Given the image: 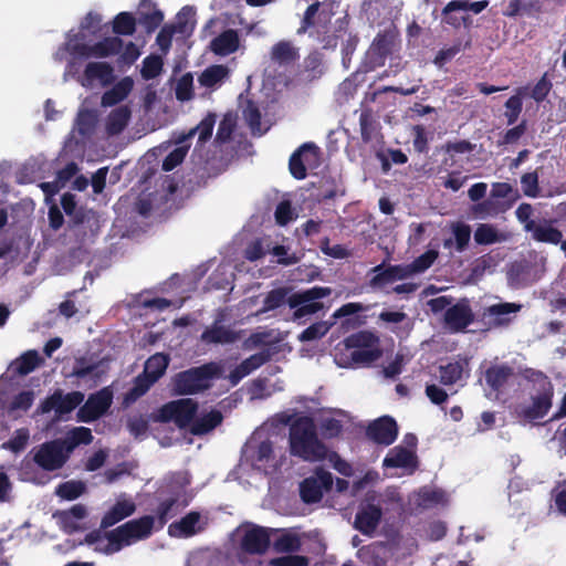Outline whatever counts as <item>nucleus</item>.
I'll list each match as a JSON object with an SVG mask.
<instances>
[{
  "label": "nucleus",
  "instance_id": "obj_1",
  "mask_svg": "<svg viewBox=\"0 0 566 566\" xmlns=\"http://www.w3.org/2000/svg\"><path fill=\"white\" fill-rule=\"evenodd\" d=\"M331 294L332 289L327 286H313L292 294L287 287H277L266 294L260 313L274 311L286 303L290 308L294 310L293 319L297 321L322 311L324 304L321 300Z\"/></svg>",
  "mask_w": 566,
  "mask_h": 566
},
{
  "label": "nucleus",
  "instance_id": "obj_2",
  "mask_svg": "<svg viewBox=\"0 0 566 566\" xmlns=\"http://www.w3.org/2000/svg\"><path fill=\"white\" fill-rule=\"evenodd\" d=\"M523 378L532 384L530 403H518L514 415L520 421L536 423L545 418L553 407L554 385L542 370L525 368Z\"/></svg>",
  "mask_w": 566,
  "mask_h": 566
},
{
  "label": "nucleus",
  "instance_id": "obj_3",
  "mask_svg": "<svg viewBox=\"0 0 566 566\" xmlns=\"http://www.w3.org/2000/svg\"><path fill=\"white\" fill-rule=\"evenodd\" d=\"M290 454L303 461L318 462L326 459L328 449L318 439L314 419L308 416L297 417L289 428Z\"/></svg>",
  "mask_w": 566,
  "mask_h": 566
},
{
  "label": "nucleus",
  "instance_id": "obj_4",
  "mask_svg": "<svg viewBox=\"0 0 566 566\" xmlns=\"http://www.w3.org/2000/svg\"><path fill=\"white\" fill-rule=\"evenodd\" d=\"M220 376V367L211 361L176 374L172 378V390L177 395H196L208 390L212 380Z\"/></svg>",
  "mask_w": 566,
  "mask_h": 566
},
{
  "label": "nucleus",
  "instance_id": "obj_5",
  "mask_svg": "<svg viewBox=\"0 0 566 566\" xmlns=\"http://www.w3.org/2000/svg\"><path fill=\"white\" fill-rule=\"evenodd\" d=\"M155 517L144 515L139 518L130 520L118 527L105 532L108 541L107 553H114L137 541L146 539L153 534Z\"/></svg>",
  "mask_w": 566,
  "mask_h": 566
},
{
  "label": "nucleus",
  "instance_id": "obj_6",
  "mask_svg": "<svg viewBox=\"0 0 566 566\" xmlns=\"http://www.w3.org/2000/svg\"><path fill=\"white\" fill-rule=\"evenodd\" d=\"M344 346L348 361L354 366H369L382 355L379 337L370 331L350 334L344 339Z\"/></svg>",
  "mask_w": 566,
  "mask_h": 566
},
{
  "label": "nucleus",
  "instance_id": "obj_7",
  "mask_svg": "<svg viewBox=\"0 0 566 566\" xmlns=\"http://www.w3.org/2000/svg\"><path fill=\"white\" fill-rule=\"evenodd\" d=\"M108 370V359L93 360L92 357L80 356L74 358L72 370L65 375V378L71 379L75 387L93 389L103 381Z\"/></svg>",
  "mask_w": 566,
  "mask_h": 566
},
{
  "label": "nucleus",
  "instance_id": "obj_8",
  "mask_svg": "<svg viewBox=\"0 0 566 566\" xmlns=\"http://www.w3.org/2000/svg\"><path fill=\"white\" fill-rule=\"evenodd\" d=\"M198 408V402L191 398L171 400L153 413V420L160 423L174 422L179 429L190 430Z\"/></svg>",
  "mask_w": 566,
  "mask_h": 566
},
{
  "label": "nucleus",
  "instance_id": "obj_9",
  "mask_svg": "<svg viewBox=\"0 0 566 566\" xmlns=\"http://www.w3.org/2000/svg\"><path fill=\"white\" fill-rule=\"evenodd\" d=\"M74 444L67 441L53 440L44 442L33 455V461L45 471L61 469L70 458Z\"/></svg>",
  "mask_w": 566,
  "mask_h": 566
},
{
  "label": "nucleus",
  "instance_id": "obj_10",
  "mask_svg": "<svg viewBox=\"0 0 566 566\" xmlns=\"http://www.w3.org/2000/svg\"><path fill=\"white\" fill-rule=\"evenodd\" d=\"M113 389L109 386L91 394L84 405L78 409V420L91 423L104 416L113 403Z\"/></svg>",
  "mask_w": 566,
  "mask_h": 566
},
{
  "label": "nucleus",
  "instance_id": "obj_11",
  "mask_svg": "<svg viewBox=\"0 0 566 566\" xmlns=\"http://www.w3.org/2000/svg\"><path fill=\"white\" fill-rule=\"evenodd\" d=\"M375 499L368 493L355 515L354 527L366 536L374 535L382 517L381 506L375 504Z\"/></svg>",
  "mask_w": 566,
  "mask_h": 566
},
{
  "label": "nucleus",
  "instance_id": "obj_12",
  "mask_svg": "<svg viewBox=\"0 0 566 566\" xmlns=\"http://www.w3.org/2000/svg\"><path fill=\"white\" fill-rule=\"evenodd\" d=\"M333 486V475L324 469H317L314 475L304 479L300 484V496L306 504L317 503L325 491Z\"/></svg>",
  "mask_w": 566,
  "mask_h": 566
},
{
  "label": "nucleus",
  "instance_id": "obj_13",
  "mask_svg": "<svg viewBox=\"0 0 566 566\" xmlns=\"http://www.w3.org/2000/svg\"><path fill=\"white\" fill-rule=\"evenodd\" d=\"M83 400L84 394L81 391H72L64 395L61 389H56L42 401L40 408L43 413L54 410L59 416H62L73 411Z\"/></svg>",
  "mask_w": 566,
  "mask_h": 566
},
{
  "label": "nucleus",
  "instance_id": "obj_14",
  "mask_svg": "<svg viewBox=\"0 0 566 566\" xmlns=\"http://www.w3.org/2000/svg\"><path fill=\"white\" fill-rule=\"evenodd\" d=\"M319 159V148L314 143H305L301 145L290 157L289 169L291 175L303 180L307 176L305 164L312 165Z\"/></svg>",
  "mask_w": 566,
  "mask_h": 566
},
{
  "label": "nucleus",
  "instance_id": "obj_15",
  "mask_svg": "<svg viewBox=\"0 0 566 566\" xmlns=\"http://www.w3.org/2000/svg\"><path fill=\"white\" fill-rule=\"evenodd\" d=\"M61 206L67 217H70L69 228L77 229L87 224L91 230L95 226L98 229V220L92 211H85L84 209H77L75 196L66 192L61 197Z\"/></svg>",
  "mask_w": 566,
  "mask_h": 566
},
{
  "label": "nucleus",
  "instance_id": "obj_16",
  "mask_svg": "<svg viewBox=\"0 0 566 566\" xmlns=\"http://www.w3.org/2000/svg\"><path fill=\"white\" fill-rule=\"evenodd\" d=\"M443 319L450 331L454 333L463 332L474 321V314L469 300L461 298L447 308Z\"/></svg>",
  "mask_w": 566,
  "mask_h": 566
},
{
  "label": "nucleus",
  "instance_id": "obj_17",
  "mask_svg": "<svg viewBox=\"0 0 566 566\" xmlns=\"http://www.w3.org/2000/svg\"><path fill=\"white\" fill-rule=\"evenodd\" d=\"M366 436L377 444L390 446L398 436V426L390 416H382L370 422Z\"/></svg>",
  "mask_w": 566,
  "mask_h": 566
},
{
  "label": "nucleus",
  "instance_id": "obj_18",
  "mask_svg": "<svg viewBox=\"0 0 566 566\" xmlns=\"http://www.w3.org/2000/svg\"><path fill=\"white\" fill-rule=\"evenodd\" d=\"M555 219L530 220L525 224V230L537 242L557 245L562 242L563 233L555 227Z\"/></svg>",
  "mask_w": 566,
  "mask_h": 566
},
{
  "label": "nucleus",
  "instance_id": "obj_19",
  "mask_svg": "<svg viewBox=\"0 0 566 566\" xmlns=\"http://www.w3.org/2000/svg\"><path fill=\"white\" fill-rule=\"evenodd\" d=\"M78 81L84 87H92L96 82L108 86L115 81L114 69L107 62H90Z\"/></svg>",
  "mask_w": 566,
  "mask_h": 566
},
{
  "label": "nucleus",
  "instance_id": "obj_20",
  "mask_svg": "<svg viewBox=\"0 0 566 566\" xmlns=\"http://www.w3.org/2000/svg\"><path fill=\"white\" fill-rule=\"evenodd\" d=\"M474 145L467 140L460 139L455 142H447L437 148V151L443 153V158L439 165V171H449L451 168L459 164L461 155L471 154L474 150Z\"/></svg>",
  "mask_w": 566,
  "mask_h": 566
},
{
  "label": "nucleus",
  "instance_id": "obj_21",
  "mask_svg": "<svg viewBox=\"0 0 566 566\" xmlns=\"http://www.w3.org/2000/svg\"><path fill=\"white\" fill-rule=\"evenodd\" d=\"M373 272L376 273L369 281V285L373 289H380L394 281L411 276L407 264L388 265L387 268L384 264H379L373 269Z\"/></svg>",
  "mask_w": 566,
  "mask_h": 566
},
{
  "label": "nucleus",
  "instance_id": "obj_22",
  "mask_svg": "<svg viewBox=\"0 0 566 566\" xmlns=\"http://www.w3.org/2000/svg\"><path fill=\"white\" fill-rule=\"evenodd\" d=\"M270 546V534L262 526H253L245 531L241 539L243 552L252 555L264 554Z\"/></svg>",
  "mask_w": 566,
  "mask_h": 566
},
{
  "label": "nucleus",
  "instance_id": "obj_23",
  "mask_svg": "<svg viewBox=\"0 0 566 566\" xmlns=\"http://www.w3.org/2000/svg\"><path fill=\"white\" fill-rule=\"evenodd\" d=\"M514 376V368L507 364L492 365L484 373L486 385L496 394H502L511 385Z\"/></svg>",
  "mask_w": 566,
  "mask_h": 566
},
{
  "label": "nucleus",
  "instance_id": "obj_24",
  "mask_svg": "<svg viewBox=\"0 0 566 566\" xmlns=\"http://www.w3.org/2000/svg\"><path fill=\"white\" fill-rule=\"evenodd\" d=\"M222 322L223 316L220 315L210 327L202 332L200 339L205 344H232L237 342L240 338L239 333L224 326Z\"/></svg>",
  "mask_w": 566,
  "mask_h": 566
},
{
  "label": "nucleus",
  "instance_id": "obj_25",
  "mask_svg": "<svg viewBox=\"0 0 566 566\" xmlns=\"http://www.w3.org/2000/svg\"><path fill=\"white\" fill-rule=\"evenodd\" d=\"M201 515L197 511L187 513L179 521L172 522L168 526V534L176 538H188L203 530L200 523Z\"/></svg>",
  "mask_w": 566,
  "mask_h": 566
},
{
  "label": "nucleus",
  "instance_id": "obj_26",
  "mask_svg": "<svg viewBox=\"0 0 566 566\" xmlns=\"http://www.w3.org/2000/svg\"><path fill=\"white\" fill-rule=\"evenodd\" d=\"M270 60L280 67L292 66L300 60V49L291 41L281 40L271 48Z\"/></svg>",
  "mask_w": 566,
  "mask_h": 566
},
{
  "label": "nucleus",
  "instance_id": "obj_27",
  "mask_svg": "<svg viewBox=\"0 0 566 566\" xmlns=\"http://www.w3.org/2000/svg\"><path fill=\"white\" fill-rule=\"evenodd\" d=\"M520 310V304L507 302L497 303L485 307L483 312V317L490 318L489 324L492 327L507 326L512 321L510 315L517 313Z\"/></svg>",
  "mask_w": 566,
  "mask_h": 566
},
{
  "label": "nucleus",
  "instance_id": "obj_28",
  "mask_svg": "<svg viewBox=\"0 0 566 566\" xmlns=\"http://www.w3.org/2000/svg\"><path fill=\"white\" fill-rule=\"evenodd\" d=\"M45 360L41 357L35 349H29L15 358L8 368L12 376H27L34 371L40 366L44 365Z\"/></svg>",
  "mask_w": 566,
  "mask_h": 566
},
{
  "label": "nucleus",
  "instance_id": "obj_29",
  "mask_svg": "<svg viewBox=\"0 0 566 566\" xmlns=\"http://www.w3.org/2000/svg\"><path fill=\"white\" fill-rule=\"evenodd\" d=\"M136 21L145 32L153 33L163 23L164 13L150 0H142Z\"/></svg>",
  "mask_w": 566,
  "mask_h": 566
},
{
  "label": "nucleus",
  "instance_id": "obj_30",
  "mask_svg": "<svg viewBox=\"0 0 566 566\" xmlns=\"http://www.w3.org/2000/svg\"><path fill=\"white\" fill-rule=\"evenodd\" d=\"M135 511L136 504L134 501L126 499L116 501V503L102 517L101 528L107 530L108 527L133 515Z\"/></svg>",
  "mask_w": 566,
  "mask_h": 566
},
{
  "label": "nucleus",
  "instance_id": "obj_31",
  "mask_svg": "<svg viewBox=\"0 0 566 566\" xmlns=\"http://www.w3.org/2000/svg\"><path fill=\"white\" fill-rule=\"evenodd\" d=\"M394 46V36L389 32L378 33L374 39L369 56L376 66H382L386 59L391 54Z\"/></svg>",
  "mask_w": 566,
  "mask_h": 566
},
{
  "label": "nucleus",
  "instance_id": "obj_32",
  "mask_svg": "<svg viewBox=\"0 0 566 566\" xmlns=\"http://www.w3.org/2000/svg\"><path fill=\"white\" fill-rule=\"evenodd\" d=\"M240 45V39L237 30L228 29L216 36L211 43V51L220 56H227L234 53Z\"/></svg>",
  "mask_w": 566,
  "mask_h": 566
},
{
  "label": "nucleus",
  "instance_id": "obj_33",
  "mask_svg": "<svg viewBox=\"0 0 566 566\" xmlns=\"http://www.w3.org/2000/svg\"><path fill=\"white\" fill-rule=\"evenodd\" d=\"M513 200H495L489 196L488 199L478 202L471 207V213L476 219H486L489 217H496L505 212L512 207Z\"/></svg>",
  "mask_w": 566,
  "mask_h": 566
},
{
  "label": "nucleus",
  "instance_id": "obj_34",
  "mask_svg": "<svg viewBox=\"0 0 566 566\" xmlns=\"http://www.w3.org/2000/svg\"><path fill=\"white\" fill-rule=\"evenodd\" d=\"M222 421V412L220 410L212 409L209 412L202 413L200 417L195 416L189 431L193 436H205L219 427Z\"/></svg>",
  "mask_w": 566,
  "mask_h": 566
},
{
  "label": "nucleus",
  "instance_id": "obj_35",
  "mask_svg": "<svg viewBox=\"0 0 566 566\" xmlns=\"http://www.w3.org/2000/svg\"><path fill=\"white\" fill-rule=\"evenodd\" d=\"M359 127L361 140L364 144L379 142V139L382 138L380 132L381 127L379 123L375 119L373 111L370 108H365L360 112Z\"/></svg>",
  "mask_w": 566,
  "mask_h": 566
},
{
  "label": "nucleus",
  "instance_id": "obj_36",
  "mask_svg": "<svg viewBox=\"0 0 566 566\" xmlns=\"http://www.w3.org/2000/svg\"><path fill=\"white\" fill-rule=\"evenodd\" d=\"M417 463L415 452L400 446L391 449L384 459V467L386 468L415 469Z\"/></svg>",
  "mask_w": 566,
  "mask_h": 566
},
{
  "label": "nucleus",
  "instance_id": "obj_37",
  "mask_svg": "<svg viewBox=\"0 0 566 566\" xmlns=\"http://www.w3.org/2000/svg\"><path fill=\"white\" fill-rule=\"evenodd\" d=\"M268 360V356L263 353L253 354L241 364H239L229 375V379L237 385L242 378L261 367Z\"/></svg>",
  "mask_w": 566,
  "mask_h": 566
},
{
  "label": "nucleus",
  "instance_id": "obj_38",
  "mask_svg": "<svg viewBox=\"0 0 566 566\" xmlns=\"http://www.w3.org/2000/svg\"><path fill=\"white\" fill-rule=\"evenodd\" d=\"M134 82L126 76L117 82L111 90L106 91L102 96L103 106H114L124 101L133 90Z\"/></svg>",
  "mask_w": 566,
  "mask_h": 566
},
{
  "label": "nucleus",
  "instance_id": "obj_39",
  "mask_svg": "<svg viewBox=\"0 0 566 566\" xmlns=\"http://www.w3.org/2000/svg\"><path fill=\"white\" fill-rule=\"evenodd\" d=\"M132 112L128 106H119L113 109L106 119V132L108 135H118L128 125Z\"/></svg>",
  "mask_w": 566,
  "mask_h": 566
},
{
  "label": "nucleus",
  "instance_id": "obj_40",
  "mask_svg": "<svg viewBox=\"0 0 566 566\" xmlns=\"http://www.w3.org/2000/svg\"><path fill=\"white\" fill-rule=\"evenodd\" d=\"M506 240L507 235L500 232L493 224L480 223L474 231V241L480 245L500 243Z\"/></svg>",
  "mask_w": 566,
  "mask_h": 566
},
{
  "label": "nucleus",
  "instance_id": "obj_41",
  "mask_svg": "<svg viewBox=\"0 0 566 566\" xmlns=\"http://www.w3.org/2000/svg\"><path fill=\"white\" fill-rule=\"evenodd\" d=\"M229 75V69L222 64H213L208 66L198 77L201 86L212 88L222 83Z\"/></svg>",
  "mask_w": 566,
  "mask_h": 566
},
{
  "label": "nucleus",
  "instance_id": "obj_42",
  "mask_svg": "<svg viewBox=\"0 0 566 566\" xmlns=\"http://www.w3.org/2000/svg\"><path fill=\"white\" fill-rule=\"evenodd\" d=\"M123 44V40L118 36L105 38L92 44V57L103 59L118 54Z\"/></svg>",
  "mask_w": 566,
  "mask_h": 566
},
{
  "label": "nucleus",
  "instance_id": "obj_43",
  "mask_svg": "<svg viewBox=\"0 0 566 566\" xmlns=\"http://www.w3.org/2000/svg\"><path fill=\"white\" fill-rule=\"evenodd\" d=\"M156 381L142 373L134 378L132 388L124 395V403L129 406L143 397Z\"/></svg>",
  "mask_w": 566,
  "mask_h": 566
},
{
  "label": "nucleus",
  "instance_id": "obj_44",
  "mask_svg": "<svg viewBox=\"0 0 566 566\" xmlns=\"http://www.w3.org/2000/svg\"><path fill=\"white\" fill-rule=\"evenodd\" d=\"M169 360L170 359L168 355L157 353L146 360L143 373L149 376L153 381H158L166 373Z\"/></svg>",
  "mask_w": 566,
  "mask_h": 566
},
{
  "label": "nucleus",
  "instance_id": "obj_45",
  "mask_svg": "<svg viewBox=\"0 0 566 566\" xmlns=\"http://www.w3.org/2000/svg\"><path fill=\"white\" fill-rule=\"evenodd\" d=\"M84 39V35L81 33H76L74 35H70L67 41L64 43V50L69 52L72 57H83L90 59L92 57V45L81 42Z\"/></svg>",
  "mask_w": 566,
  "mask_h": 566
},
{
  "label": "nucleus",
  "instance_id": "obj_46",
  "mask_svg": "<svg viewBox=\"0 0 566 566\" xmlns=\"http://www.w3.org/2000/svg\"><path fill=\"white\" fill-rule=\"evenodd\" d=\"M322 64V53H319L318 51L311 52L303 61L302 74H304L305 80L313 81L315 78H318L323 73Z\"/></svg>",
  "mask_w": 566,
  "mask_h": 566
},
{
  "label": "nucleus",
  "instance_id": "obj_47",
  "mask_svg": "<svg viewBox=\"0 0 566 566\" xmlns=\"http://www.w3.org/2000/svg\"><path fill=\"white\" fill-rule=\"evenodd\" d=\"M136 24V18L132 13L119 12L113 20V32L117 35H133Z\"/></svg>",
  "mask_w": 566,
  "mask_h": 566
},
{
  "label": "nucleus",
  "instance_id": "obj_48",
  "mask_svg": "<svg viewBox=\"0 0 566 566\" xmlns=\"http://www.w3.org/2000/svg\"><path fill=\"white\" fill-rule=\"evenodd\" d=\"M488 6V0H480L474 2H469L467 0H452L443 8L442 14H449L458 10L472 11L473 13L478 14L486 9Z\"/></svg>",
  "mask_w": 566,
  "mask_h": 566
},
{
  "label": "nucleus",
  "instance_id": "obj_49",
  "mask_svg": "<svg viewBox=\"0 0 566 566\" xmlns=\"http://www.w3.org/2000/svg\"><path fill=\"white\" fill-rule=\"evenodd\" d=\"M85 492V484L82 481H66L55 490V494L61 499L73 501L80 497Z\"/></svg>",
  "mask_w": 566,
  "mask_h": 566
},
{
  "label": "nucleus",
  "instance_id": "obj_50",
  "mask_svg": "<svg viewBox=\"0 0 566 566\" xmlns=\"http://www.w3.org/2000/svg\"><path fill=\"white\" fill-rule=\"evenodd\" d=\"M440 382L446 386L454 385L462 377L463 366L460 361H452L440 366Z\"/></svg>",
  "mask_w": 566,
  "mask_h": 566
},
{
  "label": "nucleus",
  "instance_id": "obj_51",
  "mask_svg": "<svg viewBox=\"0 0 566 566\" xmlns=\"http://www.w3.org/2000/svg\"><path fill=\"white\" fill-rule=\"evenodd\" d=\"M96 125V115L93 111L82 109L76 117V128L81 136H90Z\"/></svg>",
  "mask_w": 566,
  "mask_h": 566
},
{
  "label": "nucleus",
  "instance_id": "obj_52",
  "mask_svg": "<svg viewBox=\"0 0 566 566\" xmlns=\"http://www.w3.org/2000/svg\"><path fill=\"white\" fill-rule=\"evenodd\" d=\"M438 251L428 250L418 258H416L410 264H407L410 271V274L422 273L428 270L434 261L438 259Z\"/></svg>",
  "mask_w": 566,
  "mask_h": 566
},
{
  "label": "nucleus",
  "instance_id": "obj_53",
  "mask_svg": "<svg viewBox=\"0 0 566 566\" xmlns=\"http://www.w3.org/2000/svg\"><path fill=\"white\" fill-rule=\"evenodd\" d=\"M495 265L496 260L494 256L490 253L483 254L473 261L470 276L474 280H479Z\"/></svg>",
  "mask_w": 566,
  "mask_h": 566
},
{
  "label": "nucleus",
  "instance_id": "obj_54",
  "mask_svg": "<svg viewBox=\"0 0 566 566\" xmlns=\"http://www.w3.org/2000/svg\"><path fill=\"white\" fill-rule=\"evenodd\" d=\"M176 98L180 102L190 101L193 97V77L191 73L184 74L175 87Z\"/></svg>",
  "mask_w": 566,
  "mask_h": 566
},
{
  "label": "nucleus",
  "instance_id": "obj_55",
  "mask_svg": "<svg viewBox=\"0 0 566 566\" xmlns=\"http://www.w3.org/2000/svg\"><path fill=\"white\" fill-rule=\"evenodd\" d=\"M163 60L159 55H148L143 61L142 76L145 80L157 77L163 71Z\"/></svg>",
  "mask_w": 566,
  "mask_h": 566
},
{
  "label": "nucleus",
  "instance_id": "obj_56",
  "mask_svg": "<svg viewBox=\"0 0 566 566\" xmlns=\"http://www.w3.org/2000/svg\"><path fill=\"white\" fill-rule=\"evenodd\" d=\"M452 233L454 235L455 250L463 252L468 248L471 239L470 226L463 222H457L452 226Z\"/></svg>",
  "mask_w": 566,
  "mask_h": 566
},
{
  "label": "nucleus",
  "instance_id": "obj_57",
  "mask_svg": "<svg viewBox=\"0 0 566 566\" xmlns=\"http://www.w3.org/2000/svg\"><path fill=\"white\" fill-rule=\"evenodd\" d=\"M189 148H190V145L178 146L172 151H170L163 160V165H161L163 170L171 171L177 166H179L185 160Z\"/></svg>",
  "mask_w": 566,
  "mask_h": 566
},
{
  "label": "nucleus",
  "instance_id": "obj_58",
  "mask_svg": "<svg viewBox=\"0 0 566 566\" xmlns=\"http://www.w3.org/2000/svg\"><path fill=\"white\" fill-rule=\"evenodd\" d=\"M176 33H185V24L180 22L179 24H166L161 28L157 35V43L161 49H167L171 44L172 36Z\"/></svg>",
  "mask_w": 566,
  "mask_h": 566
},
{
  "label": "nucleus",
  "instance_id": "obj_59",
  "mask_svg": "<svg viewBox=\"0 0 566 566\" xmlns=\"http://www.w3.org/2000/svg\"><path fill=\"white\" fill-rule=\"evenodd\" d=\"M490 197L495 200L515 201L518 197L517 190L507 182H494L491 188Z\"/></svg>",
  "mask_w": 566,
  "mask_h": 566
},
{
  "label": "nucleus",
  "instance_id": "obj_60",
  "mask_svg": "<svg viewBox=\"0 0 566 566\" xmlns=\"http://www.w3.org/2000/svg\"><path fill=\"white\" fill-rule=\"evenodd\" d=\"M505 117L507 120V125H513L517 122L522 109L523 102L520 95H513L505 102Z\"/></svg>",
  "mask_w": 566,
  "mask_h": 566
},
{
  "label": "nucleus",
  "instance_id": "obj_61",
  "mask_svg": "<svg viewBox=\"0 0 566 566\" xmlns=\"http://www.w3.org/2000/svg\"><path fill=\"white\" fill-rule=\"evenodd\" d=\"M216 124V115L209 113L196 127L191 128L195 130V135L198 133V142L200 144L206 143L212 136L213 127Z\"/></svg>",
  "mask_w": 566,
  "mask_h": 566
},
{
  "label": "nucleus",
  "instance_id": "obj_62",
  "mask_svg": "<svg viewBox=\"0 0 566 566\" xmlns=\"http://www.w3.org/2000/svg\"><path fill=\"white\" fill-rule=\"evenodd\" d=\"M329 326L325 322H317L306 327L298 336L301 342L319 339L326 335Z\"/></svg>",
  "mask_w": 566,
  "mask_h": 566
},
{
  "label": "nucleus",
  "instance_id": "obj_63",
  "mask_svg": "<svg viewBox=\"0 0 566 566\" xmlns=\"http://www.w3.org/2000/svg\"><path fill=\"white\" fill-rule=\"evenodd\" d=\"M522 189L525 196L536 198L539 196L537 171L526 172L521 177Z\"/></svg>",
  "mask_w": 566,
  "mask_h": 566
},
{
  "label": "nucleus",
  "instance_id": "obj_64",
  "mask_svg": "<svg viewBox=\"0 0 566 566\" xmlns=\"http://www.w3.org/2000/svg\"><path fill=\"white\" fill-rule=\"evenodd\" d=\"M552 87H553V84H552L551 80L548 78V74L544 73V75L538 80V82L532 88L530 96L535 102L541 103L547 97Z\"/></svg>",
  "mask_w": 566,
  "mask_h": 566
}]
</instances>
